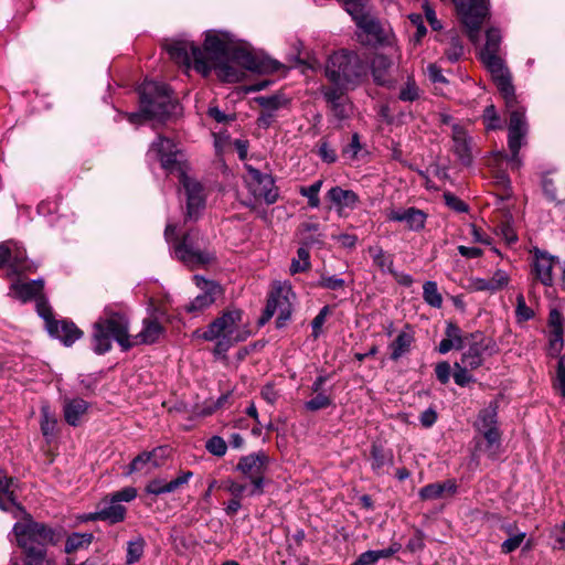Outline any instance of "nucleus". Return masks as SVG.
Listing matches in <instances>:
<instances>
[{
	"instance_id": "62",
	"label": "nucleus",
	"mask_w": 565,
	"mask_h": 565,
	"mask_svg": "<svg viewBox=\"0 0 565 565\" xmlns=\"http://www.w3.org/2000/svg\"><path fill=\"white\" fill-rule=\"evenodd\" d=\"M319 156L327 163H333L337 160L335 151L329 146L327 141H322L319 146Z\"/></svg>"
},
{
	"instance_id": "58",
	"label": "nucleus",
	"mask_w": 565,
	"mask_h": 565,
	"mask_svg": "<svg viewBox=\"0 0 565 565\" xmlns=\"http://www.w3.org/2000/svg\"><path fill=\"white\" fill-rule=\"evenodd\" d=\"M146 491H147V493L154 494V495L170 493V491L168 490V483L161 479L151 480L147 484Z\"/></svg>"
},
{
	"instance_id": "22",
	"label": "nucleus",
	"mask_w": 565,
	"mask_h": 565,
	"mask_svg": "<svg viewBox=\"0 0 565 565\" xmlns=\"http://www.w3.org/2000/svg\"><path fill=\"white\" fill-rule=\"evenodd\" d=\"M125 516L126 508L107 497L99 502L97 511L89 514L88 520H100L109 524H116L124 521Z\"/></svg>"
},
{
	"instance_id": "61",
	"label": "nucleus",
	"mask_w": 565,
	"mask_h": 565,
	"mask_svg": "<svg viewBox=\"0 0 565 565\" xmlns=\"http://www.w3.org/2000/svg\"><path fill=\"white\" fill-rule=\"evenodd\" d=\"M428 78L434 84H447L448 81L444 76L441 70L436 64H429L426 68Z\"/></svg>"
},
{
	"instance_id": "59",
	"label": "nucleus",
	"mask_w": 565,
	"mask_h": 565,
	"mask_svg": "<svg viewBox=\"0 0 565 565\" xmlns=\"http://www.w3.org/2000/svg\"><path fill=\"white\" fill-rule=\"evenodd\" d=\"M192 476L193 473L191 471H183L175 479L167 482L168 490L170 491V493L177 491L182 486L186 484L192 478Z\"/></svg>"
},
{
	"instance_id": "20",
	"label": "nucleus",
	"mask_w": 565,
	"mask_h": 565,
	"mask_svg": "<svg viewBox=\"0 0 565 565\" xmlns=\"http://www.w3.org/2000/svg\"><path fill=\"white\" fill-rule=\"evenodd\" d=\"M326 199L340 216L345 215L348 211L354 210L360 202V198L354 191L343 189L339 185L332 186L326 193Z\"/></svg>"
},
{
	"instance_id": "29",
	"label": "nucleus",
	"mask_w": 565,
	"mask_h": 565,
	"mask_svg": "<svg viewBox=\"0 0 565 565\" xmlns=\"http://www.w3.org/2000/svg\"><path fill=\"white\" fill-rule=\"evenodd\" d=\"M158 449L152 451H143L138 455L128 466L126 476H130L134 472L141 471L146 469L147 472H151L153 469H157L160 463L157 460Z\"/></svg>"
},
{
	"instance_id": "8",
	"label": "nucleus",
	"mask_w": 565,
	"mask_h": 565,
	"mask_svg": "<svg viewBox=\"0 0 565 565\" xmlns=\"http://www.w3.org/2000/svg\"><path fill=\"white\" fill-rule=\"evenodd\" d=\"M295 294L287 282H276L269 294L266 308L259 318V324L264 326L277 313L276 326L284 328L289 321L292 312V300Z\"/></svg>"
},
{
	"instance_id": "23",
	"label": "nucleus",
	"mask_w": 565,
	"mask_h": 565,
	"mask_svg": "<svg viewBox=\"0 0 565 565\" xmlns=\"http://www.w3.org/2000/svg\"><path fill=\"white\" fill-rule=\"evenodd\" d=\"M43 288V279H34L30 281L17 279L10 285L9 296L21 302H28L33 299L35 300L42 294Z\"/></svg>"
},
{
	"instance_id": "56",
	"label": "nucleus",
	"mask_w": 565,
	"mask_h": 565,
	"mask_svg": "<svg viewBox=\"0 0 565 565\" xmlns=\"http://www.w3.org/2000/svg\"><path fill=\"white\" fill-rule=\"evenodd\" d=\"M137 497V489L134 487H126L119 491L114 492L109 498L115 502H130Z\"/></svg>"
},
{
	"instance_id": "50",
	"label": "nucleus",
	"mask_w": 565,
	"mask_h": 565,
	"mask_svg": "<svg viewBox=\"0 0 565 565\" xmlns=\"http://www.w3.org/2000/svg\"><path fill=\"white\" fill-rule=\"evenodd\" d=\"M483 122L487 129H498L501 127L500 117L497 115L495 107L489 105L483 111Z\"/></svg>"
},
{
	"instance_id": "7",
	"label": "nucleus",
	"mask_w": 565,
	"mask_h": 565,
	"mask_svg": "<svg viewBox=\"0 0 565 565\" xmlns=\"http://www.w3.org/2000/svg\"><path fill=\"white\" fill-rule=\"evenodd\" d=\"M174 257L190 268L211 264L215 254L209 247L206 237L198 230H190L172 245Z\"/></svg>"
},
{
	"instance_id": "5",
	"label": "nucleus",
	"mask_w": 565,
	"mask_h": 565,
	"mask_svg": "<svg viewBox=\"0 0 565 565\" xmlns=\"http://www.w3.org/2000/svg\"><path fill=\"white\" fill-rule=\"evenodd\" d=\"M324 75L333 85L354 88L366 77L367 64L356 52L340 50L328 57Z\"/></svg>"
},
{
	"instance_id": "6",
	"label": "nucleus",
	"mask_w": 565,
	"mask_h": 565,
	"mask_svg": "<svg viewBox=\"0 0 565 565\" xmlns=\"http://www.w3.org/2000/svg\"><path fill=\"white\" fill-rule=\"evenodd\" d=\"M234 45L227 40L225 35L216 33H206L204 47V61L209 63V73L212 68L216 71L217 76L228 83L239 82L243 77V72L230 64V56Z\"/></svg>"
},
{
	"instance_id": "27",
	"label": "nucleus",
	"mask_w": 565,
	"mask_h": 565,
	"mask_svg": "<svg viewBox=\"0 0 565 565\" xmlns=\"http://www.w3.org/2000/svg\"><path fill=\"white\" fill-rule=\"evenodd\" d=\"M457 484L455 480H446L444 482L430 483L419 490V497L423 500H434L455 495Z\"/></svg>"
},
{
	"instance_id": "12",
	"label": "nucleus",
	"mask_w": 565,
	"mask_h": 565,
	"mask_svg": "<svg viewBox=\"0 0 565 565\" xmlns=\"http://www.w3.org/2000/svg\"><path fill=\"white\" fill-rule=\"evenodd\" d=\"M489 18L488 0H461V24L473 44L479 42V30Z\"/></svg>"
},
{
	"instance_id": "38",
	"label": "nucleus",
	"mask_w": 565,
	"mask_h": 565,
	"mask_svg": "<svg viewBox=\"0 0 565 565\" xmlns=\"http://www.w3.org/2000/svg\"><path fill=\"white\" fill-rule=\"evenodd\" d=\"M479 154V149L470 137L461 131V164L469 166L475 156Z\"/></svg>"
},
{
	"instance_id": "40",
	"label": "nucleus",
	"mask_w": 565,
	"mask_h": 565,
	"mask_svg": "<svg viewBox=\"0 0 565 565\" xmlns=\"http://www.w3.org/2000/svg\"><path fill=\"white\" fill-rule=\"evenodd\" d=\"M423 297L425 301L436 308H439L443 302L441 295L438 291L437 285L434 281H426L423 286Z\"/></svg>"
},
{
	"instance_id": "4",
	"label": "nucleus",
	"mask_w": 565,
	"mask_h": 565,
	"mask_svg": "<svg viewBox=\"0 0 565 565\" xmlns=\"http://www.w3.org/2000/svg\"><path fill=\"white\" fill-rule=\"evenodd\" d=\"M139 95L140 110L127 115L131 124H140L145 119L163 120L174 114L178 108L166 84L146 81L139 87Z\"/></svg>"
},
{
	"instance_id": "21",
	"label": "nucleus",
	"mask_w": 565,
	"mask_h": 565,
	"mask_svg": "<svg viewBox=\"0 0 565 565\" xmlns=\"http://www.w3.org/2000/svg\"><path fill=\"white\" fill-rule=\"evenodd\" d=\"M386 217L392 222H403L409 231L418 232L425 227L427 215L416 207H401L388 210Z\"/></svg>"
},
{
	"instance_id": "34",
	"label": "nucleus",
	"mask_w": 565,
	"mask_h": 565,
	"mask_svg": "<svg viewBox=\"0 0 565 565\" xmlns=\"http://www.w3.org/2000/svg\"><path fill=\"white\" fill-rule=\"evenodd\" d=\"M93 541L92 533H72L65 543V553L71 554L77 550L86 548Z\"/></svg>"
},
{
	"instance_id": "41",
	"label": "nucleus",
	"mask_w": 565,
	"mask_h": 565,
	"mask_svg": "<svg viewBox=\"0 0 565 565\" xmlns=\"http://www.w3.org/2000/svg\"><path fill=\"white\" fill-rule=\"evenodd\" d=\"M297 256H298V258L292 259L291 265H290V273L292 275L305 271V270L309 269V267H310V260H309L310 256H309V252L307 248H305V247L298 248Z\"/></svg>"
},
{
	"instance_id": "64",
	"label": "nucleus",
	"mask_w": 565,
	"mask_h": 565,
	"mask_svg": "<svg viewBox=\"0 0 565 565\" xmlns=\"http://www.w3.org/2000/svg\"><path fill=\"white\" fill-rule=\"evenodd\" d=\"M377 562L376 551H366L352 565H375Z\"/></svg>"
},
{
	"instance_id": "17",
	"label": "nucleus",
	"mask_w": 565,
	"mask_h": 565,
	"mask_svg": "<svg viewBox=\"0 0 565 565\" xmlns=\"http://www.w3.org/2000/svg\"><path fill=\"white\" fill-rule=\"evenodd\" d=\"M230 64L233 66L234 64H237L245 70L256 73H274L282 67V65L276 60L256 55L235 45L230 56Z\"/></svg>"
},
{
	"instance_id": "16",
	"label": "nucleus",
	"mask_w": 565,
	"mask_h": 565,
	"mask_svg": "<svg viewBox=\"0 0 565 565\" xmlns=\"http://www.w3.org/2000/svg\"><path fill=\"white\" fill-rule=\"evenodd\" d=\"M349 14L355 22L356 26L367 35H371L375 42L380 44L390 43L392 31L386 30L380 20L371 14V12L365 8L364 3L360 7L350 6Z\"/></svg>"
},
{
	"instance_id": "32",
	"label": "nucleus",
	"mask_w": 565,
	"mask_h": 565,
	"mask_svg": "<svg viewBox=\"0 0 565 565\" xmlns=\"http://www.w3.org/2000/svg\"><path fill=\"white\" fill-rule=\"evenodd\" d=\"M414 337L409 331H401L396 339L390 344L391 359L393 361L399 360L404 354L409 352Z\"/></svg>"
},
{
	"instance_id": "46",
	"label": "nucleus",
	"mask_w": 565,
	"mask_h": 565,
	"mask_svg": "<svg viewBox=\"0 0 565 565\" xmlns=\"http://www.w3.org/2000/svg\"><path fill=\"white\" fill-rule=\"evenodd\" d=\"M332 399L323 393H318L317 396L305 403L306 409L317 412L327 408L331 405Z\"/></svg>"
},
{
	"instance_id": "36",
	"label": "nucleus",
	"mask_w": 565,
	"mask_h": 565,
	"mask_svg": "<svg viewBox=\"0 0 565 565\" xmlns=\"http://www.w3.org/2000/svg\"><path fill=\"white\" fill-rule=\"evenodd\" d=\"M369 254L372 257L373 263L382 271H392L393 258L391 255L386 254L382 247L372 246L369 248Z\"/></svg>"
},
{
	"instance_id": "35",
	"label": "nucleus",
	"mask_w": 565,
	"mask_h": 565,
	"mask_svg": "<svg viewBox=\"0 0 565 565\" xmlns=\"http://www.w3.org/2000/svg\"><path fill=\"white\" fill-rule=\"evenodd\" d=\"M256 102L262 108L276 114L279 109L286 108L289 105V99L284 95L260 96L256 98Z\"/></svg>"
},
{
	"instance_id": "3",
	"label": "nucleus",
	"mask_w": 565,
	"mask_h": 565,
	"mask_svg": "<svg viewBox=\"0 0 565 565\" xmlns=\"http://www.w3.org/2000/svg\"><path fill=\"white\" fill-rule=\"evenodd\" d=\"M194 334L205 341L214 342L213 353L224 356L232 347L247 340L252 333L244 311L238 308H227L204 330H196Z\"/></svg>"
},
{
	"instance_id": "42",
	"label": "nucleus",
	"mask_w": 565,
	"mask_h": 565,
	"mask_svg": "<svg viewBox=\"0 0 565 565\" xmlns=\"http://www.w3.org/2000/svg\"><path fill=\"white\" fill-rule=\"evenodd\" d=\"M565 319L559 310L552 309L548 315V326L551 328V334H564Z\"/></svg>"
},
{
	"instance_id": "49",
	"label": "nucleus",
	"mask_w": 565,
	"mask_h": 565,
	"mask_svg": "<svg viewBox=\"0 0 565 565\" xmlns=\"http://www.w3.org/2000/svg\"><path fill=\"white\" fill-rule=\"evenodd\" d=\"M207 451L214 456L223 457L226 454L227 445L222 437L213 436L206 441Z\"/></svg>"
},
{
	"instance_id": "18",
	"label": "nucleus",
	"mask_w": 565,
	"mask_h": 565,
	"mask_svg": "<svg viewBox=\"0 0 565 565\" xmlns=\"http://www.w3.org/2000/svg\"><path fill=\"white\" fill-rule=\"evenodd\" d=\"M179 180L186 194V217L189 220H196L200 211L205 205L203 186L200 182L189 177L183 169L180 171Z\"/></svg>"
},
{
	"instance_id": "10",
	"label": "nucleus",
	"mask_w": 565,
	"mask_h": 565,
	"mask_svg": "<svg viewBox=\"0 0 565 565\" xmlns=\"http://www.w3.org/2000/svg\"><path fill=\"white\" fill-rule=\"evenodd\" d=\"M490 343L491 340L480 332L461 339V363L465 364V366H461V386L472 381L467 367L476 369L481 365L484 353L490 349Z\"/></svg>"
},
{
	"instance_id": "9",
	"label": "nucleus",
	"mask_w": 565,
	"mask_h": 565,
	"mask_svg": "<svg viewBox=\"0 0 565 565\" xmlns=\"http://www.w3.org/2000/svg\"><path fill=\"white\" fill-rule=\"evenodd\" d=\"M269 462L270 458L265 451H257L243 456L236 465L235 469L250 481L249 497L264 493L265 475Z\"/></svg>"
},
{
	"instance_id": "13",
	"label": "nucleus",
	"mask_w": 565,
	"mask_h": 565,
	"mask_svg": "<svg viewBox=\"0 0 565 565\" xmlns=\"http://www.w3.org/2000/svg\"><path fill=\"white\" fill-rule=\"evenodd\" d=\"M170 57L178 64L190 66L193 62L196 71L203 75L209 74V63L204 61L201 49L188 40H174L167 44Z\"/></svg>"
},
{
	"instance_id": "54",
	"label": "nucleus",
	"mask_w": 565,
	"mask_h": 565,
	"mask_svg": "<svg viewBox=\"0 0 565 565\" xmlns=\"http://www.w3.org/2000/svg\"><path fill=\"white\" fill-rule=\"evenodd\" d=\"M542 189L545 198L550 202L559 203L557 199V188L555 185V182L552 178L544 177L542 180Z\"/></svg>"
},
{
	"instance_id": "63",
	"label": "nucleus",
	"mask_w": 565,
	"mask_h": 565,
	"mask_svg": "<svg viewBox=\"0 0 565 565\" xmlns=\"http://www.w3.org/2000/svg\"><path fill=\"white\" fill-rule=\"evenodd\" d=\"M276 118H277L276 113L269 111V110H266L263 108L260 111V115L257 119V124L259 127L267 129L273 125V122L276 120Z\"/></svg>"
},
{
	"instance_id": "25",
	"label": "nucleus",
	"mask_w": 565,
	"mask_h": 565,
	"mask_svg": "<svg viewBox=\"0 0 565 565\" xmlns=\"http://www.w3.org/2000/svg\"><path fill=\"white\" fill-rule=\"evenodd\" d=\"M47 332L58 339L64 345L71 347L76 340L81 339L83 332L68 320H54L49 322Z\"/></svg>"
},
{
	"instance_id": "39",
	"label": "nucleus",
	"mask_w": 565,
	"mask_h": 565,
	"mask_svg": "<svg viewBox=\"0 0 565 565\" xmlns=\"http://www.w3.org/2000/svg\"><path fill=\"white\" fill-rule=\"evenodd\" d=\"M323 184L322 180H317L309 186H301L299 193L308 199V204L310 207L317 209L320 205L319 192Z\"/></svg>"
},
{
	"instance_id": "43",
	"label": "nucleus",
	"mask_w": 565,
	"mask_h": 565,
	"mask_svg": "<svg viewBox=\"0 0 565 565\" xmlns=\"http://www.w3.org/2000/svg\"><path fill=\"white\" fill-rule=\"evenodd\" d=\"M436 376L438 381L443 384H446L449 382L450 376L452 375L456 384H459V372L451 373V367L448 362H440L436 365L435 369Z\"/></svg>"
},
{
	"instance_id": "47",
	"label": "nucleus",
	"mask_w": 565,
	"mask_h": 565,
	"mask_svg": "<svg viewBox=\"0 0 565 565\" xmlns=\"http://www.w3.org/2000/svg\"><path fill=\"white\" fill-rule=\"evenodd\" d=\"M349 86L323 87L322 95L329 105L337 103L344 98V90L349 89Z\"/></svg>"
},
{
	"instance_id": "55",
	"label": "nucleus",
	"mask_w": 565,
	"mask_h": 565,
	"mask_svg": "<svg viewBox=\"0 0 565 565\" xmlns=\"http://www.w3.org/2000/svg\"><path fill=\"white\" fill-rule=\"evenodd\" d=\"M345 281L337 276H321L318 286L326 289L339 290L344 288Z\"/></svg>"
},
{
	"instance_id": "37",
	"label": "nucleus",
	"mask_w": 565,
	"mask_h": 565,
	"mask_svg": "<svg viewBox=\"0 0 565 565\" xmlns=\"http://www.w3.org/2000/svg\"><path fill=\"white\" fill-rule=\"evenodd\" d=\"M56 418L47 404L41 406V430L45 437L53 436Z\"/></svg>"
},
{
	"instance_id": "53",
	"label": "nucleus",
	"mask_w": 565,
	"mask_h": 565,
	"mask_svg": "<svg viewBox=\"0 0 565 565\" xmlns=\"http://www.w3.org/2000/svg\"><path fill=\"white\" fill-rule=\"evenodd\" d=\"M223 487L227 490L234 498L242 499L245 492L249 491L246 484L239 483L233 479H227L223 482Z\"/></svg>"
},
{
	"instance_id": "57",
	"label": "nucleus",
	"mask_w": 565,
	"mask_h": 565,
	"mask_svg": "<svg viewBox=\"0 0 565 565\" xmlns=\"http://www.w3.org/2000/svg\"><path fill=\"white\" fill-rule=\"evenodd\" d=\"M534 312L526 306L523 295L516 297V316L520 320H529L533 317Z\"/></svg>"
},
{
	"instance_id": "15",
	"label": "nucleus",
	"mask_w": 565,
	"mask_h": 565,
	"mask_svg": "<svg viewBox=\"0 0 565 565\" xmlns=\"http://www.w3.org/2000/svg\"><path fill=\"white\" fill-rule=\"evenodd\" d=\"M148 157L149 159L158 160L161 167L168 172H180L182 170L183 154L169 138L159 136L158 139L151 143L148 150Z\"/></svg>"
},
{
	"instance_id": "51",
	"label": "nucleus",
	"mask_w": 565,
	"mask_h": 565,
	"mask_svg": "<svg viewBox=\"0 0 565 565\" xmlns=\"http://www.w3.org/2000/svg\"><path fill=\"white\" fill-rule=\"evenodd\" d=\"M509 275L507 274V271L502 270V269H498L491 279H489V284H490V291L491 292H494V291H498L500 289H502L503 287H505L508 284H509Z\"/></svg>"
},
{
	"instance_id": "30",
	"label": "nucleus",
	"mask_w": 565,
	"mask_h": 565,
	"mask_svg": "<svg viewBox=\"0 0 565 565\" xmlns=\"http://www.w3.org/2000/svg\"><path fill=\"white\" fill-rule=\"evenodd\" d=\"M391 67L392 61L387 56L379 54L373 58L371 70L374 82L377 85H386L390 82L388 72Z\"/></svg>"
},
{
	"instance_id": "11",
	"label": "nucleus",
	"mask_w": 565,
	"mask_h": 565,
	"mask_svg": "<svg viewBox=\"0 0 565 565\" xmlns=\"http://www.w3.org/2000/svg\"><path fill=\"white\" fill-rule=\"evenodd\" d=\"M475 426L483 435L484 445H479L478 449L483 451L489 458L494 459L500 448V433L497 427V407L489 405L482 409Z\"/></svg>"
},
{
	"instance_id": "60",
	"label": "nucleus",
	"mask_w": 565,
	"mask_h": 565,
	"mask_svg": "<svg viewBox=\"0 0 565 565\" xmlns=\"http://www.w3.org/2000/svg\"><path fill=\"white\" fill-rule=\"evenodd\" d=\"M409 21L416 26L415 41L420 42L426 35L427 29L424 25V21L420 14L413 13L409 17Z\"/></svg>"
},
{
	"instance_id": "14",
	"label": "nucleus",
	"mask_w": 565,
	"mask_h": 565,
	"mask_svg": "<svg viewBox=\"0 0 565 565\" xmlns=\"http://www.w3.org/2000/svg\"><path fill=\"white\" fill-rule=\"evenodd\" d=\"M247 173L245 175V183L256 201H264L267 204H273L278 199V189L270 174L262 173L259 170L252 166L246 167Z\"/></svg>"
},
{
	"instance_id": "2",
	"label": "nucleus",
	"mask_w": 565,
	"mask_h": 565,
	"mask_svg": "<svg viewBox=\"0 0 565 565\" xmlns=\"http://www.w3.org/2000/svg\"><path fill=\"white\" fill-rule=\"evenodd\" d=\"M163 333L164 328L157 318L149 317L142 320L140 332L130 335L129 320L126 315L107 307L93 326L92 344L96 354L108 352L113 340L127 351L136 345L156 343Z\"/></svg>"
},
{
	"instance_id": "31",
	"label": "nucleus",
	"mask_w": 565,
	"mask_h": 565,
	"mask_svg": "<svg viewBox=\"0 0 565 565\" xmlns=\"http://www.w3.org/2000/svg\"><path fill=\"white\" fill-rule=\"evenodd\" d=\"M87 408V403L82 398L66 401L64 404V417L66 423L72 426H77Z\"/></svg>"
},
{
	"instance_id": "24",
	"label": "nucleus",
	"mask_w": 565,
	"mask_h": 565,
	"mask_svg": "<svg viewBox=\"0 0 565 565\" xmlns=\"http://www.w3.org/2000/svg\"><path fill=\"white\" fill-rule=\"evenodd\" d=\"M533 258V270L536 279L540 280L544 286H552L554 281V257L548 255L546 252L534 248Z\"/></svg>"
},
{
	"instance_id": "28",
	"label": "nucleus",
	"mask_w": 565,
	"mask_h": 565,
	"mask_svg": "<svg viewBox=\"0 0 565 565\" xmlns=\"http://www.w3.org/2000/svg\"><path fill=\"white\" fill-rule=\"evenodd\" d=\"M15 480L9 478L3 471H0V500L9 505V512L24 513V508L17 502L14 494Z\"/></svg>"
},
{
	"instance_id": "44",
	"label": "nucleus",
	"mask_w": 565,
	"mask_h": 565,
	"mask_svg": "<svg viewBox=\"0 0 565 565\" xmlns=\"http://www.w3.org/2000/svg\"><path fill=\"white\" fill-rule=\"evenodd\" d=\"M145 542L142 539L131 541L127 547V563L134 564L138 562L143 554Z\"/></svg>"
},
{
	"instance_id": "48",
	"label": "nucleus",
	"mask_w": 565,
	"mask_h": 565,
	"mask_svg": "<svg viewBox=\"0 0 565 565\" xmlns=\"http://www.w3.org/2000/svg\"><path fill=\"white\" fill-rule=\"evenodd\" d=\"M36 311L39 316L45 321V328L49 327V322H53L55 319L53 318L52 309L47 302V300L41 294L36 299Z\"/></svg>"
},
{
	"instance_id": "45",
	"label": "nucleus",
	"mask_w": 565,
	"mask_h": 565,
	"mask_svg": "<svg viewBox=\"0 0 565 565\" xmlns=\"http://www.w3.org/2000/svg\"><path fill=\"white\" fill-rule=\"evenodd\" d=\"M398 97L403 102H414L419 97V89L413 78L408 77L405 86L401 88Z\"/></svg>"
},
{
	"instance_id": "1",
	"label": "nucleus",
	"mask_w": 565,
	"mask_h": 565,
	"mask_svg": "<svg viewBox=\"0 0 565 565\" xmlns=\"http://www.w3.org/2000/svg\"><path fill=\"white\" fill-rule=\"evenodd\" d=\"M501 43V31L498 28H489L486 31V43L480 47L478 56L490 73L510 114L508 145L511 156L509 157V161L512 168L518 169L521 163L519 150L524 143L527 134V124L525 120V110L518 103L515 88L512 83V74L500 55Z\"/></svg>"
},
{
	"instance_id": "33",
	"label": "nucleus",
	"mask_w": 565,
	"mask_h": 565,
	"mask_svg": "<svg viewBox=\"0 0 565 565\" xmlns=\"http://www.w3.org/2000/svg\"><path fill=\"white\" fill-rule=\"evenodd\" d=\"M393 454L392 451H385L383 447L379 444H373L371 447V468L372 470L380 475L382 473V469L386 465H393Z\"/></svg>"
},
{
	"instance_id": "26",
	"label": "nucleus",
	"mask_w": 565,
	"mask_h": 565,
	"mask_svg": "<svg viewBox=\"0 0 565 565\" xmlns=\"http://www.w3.org/2000/svg\"><path fill=\"white\" fill-rule=\"evenodd\" d=\"M10 244L12 253L7 265L9 269L8 276L34 271L36 269V265L26 257L25 249L13 241H10Z\"/></svg>"
},
{
	"instance_id": "52",
	"label": "nucleus",
	"mask_w": 565,
	"mask_h": 565,
	"mask_svg": "<svg viewBox=\"0 0 565 565\" xmlns=\"http://www.w3.org/2000/svg\"><path fill=\"white\" fill-rule=\"evenodd\" d=\"M525 539L524 532H518L502 542L501 551L505 554L515 551Z\"/></svg>"
},
{
	"instance_id": "19",
	"label": "nucleus",
	"mask_w": 565,
	"mask_h": 565,
	"mask_svg": "<svg viewBox=\"0 0 565 565\" xmlns=\"http://www.w3.org/2000/svg\"><path fill=\"white\" fill-rule=\"evenodd\" d=\"M196 286L202 290L193 300L184 306V310L189 313H199L212 306L217 296L222 294V287L203 277L194 276Z\"/></svg>"
}]
</instances>
